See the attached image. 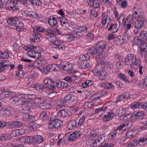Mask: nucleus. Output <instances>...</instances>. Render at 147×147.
<instances>
[{
    "label": "nucleus",
    "instance_id": "obj_1",
    "mask_svg": "<svg viewBox=\"0 0 147 147\" xmlns=\"http://www.w3.org/2000/svg\"><path fill=\"white\" fill-rule=\"evenodd\" d=\"M110 48L109 45L106 44L103 42L100 41L96 44L95 48H90L88 51L93 57L98 58L102 53L108 51Z\"/></svg>",
    "mask_w": 147,
    "mask_h": 147
},
{
    "label": "nucleus",
    "instance_id": "obj_2",
    "mask_svg": "<svg viewBox=\"0 0 147 147\" xmlns=\"http://www.w3.org/2000/svg\"><path fill=\"white\" fill-rule=\"evenodd\" d=\"M138 143L137 140L132 141L128 144V147H134L136 146ZM138 143L140 146H143L147 145V136L141 138L139 140Z\"/></svg>",
    "mask_w": 147,
    "mask_h": 147
},
{
    "label": "nucleus",
    "instance_id": "obj_3",
    "mask_svg": "<svg viewBox=\"0 0 147 147\" xmlns=\"http://www.w3.org/2000/svg\"><path fill=\"white\" fill-rule=\"evenodd\" d=\"M144 21V19L143 18L141 19L139 17L138 18V20L135 22L132 29L134 30V34H137L139 31V29L143 27Z\"/></svg>",
    "mask_w": 147,
    "mask_h": 147
},
{
    "label": "nucleus",
    "instance_id": "obj_4",
    "mask_svg": "<svg viewBox=\"0 0 147 147\" xmlns=\"http://www.w3.org/2000/svg\"><path fill=\"white\" fill-rule=\"evenodd\" d=\"M77 97L74 95L69 94L66 95L64 98V99L61 100L62 102L66 103H74L76 102Z\"/></svg>",
    "mask_w": 147,
    "mask_h": 147
},
{
    "label": "nucleus",
    "instance_id": "obj_5",
    "mask_svg": "<svg viewBox=\"0 0 147 147\" xmlns=\"http://www.w3.org/2000/svg\"><path fill=\"white\" fill-rule=\"evenodd\" d=\"M34 48V49H31L28 51V55L30 57L35 59L41 57V54L37 51V49H36L37 47L35 46V48Z\"/></svg>",
    "mask_w": 147,
    "mask_h": 147
},
{
    "label": "nucleus",
    "instance_id": "obj_6",
    "mask_svg": "<svg viewBox=\"0 0 147 147\" xmlns=\"http://www.w3.org/2000/svg\"><path fill=\"white\" fill-rule=\"evenodd\" d=\"M62 121L58 119H53L49 123V127L50 129H57L61 126Z\"/></svg>",
    "mask_w": 147,
    "mask_h": 147
},
{
    "label": "nucleus",
    "instance_id": "obj_7",
    "mask_svg": "<svg viewBox=\"0 0 147 147\" xmlns=\"http://www.w3.org/2000/svg\"><path fill=\"white\" fill-rule=\"evenodd\" d=\"M134 16V14H129L126 20L127 21V23L126 24L127 28L128 29H129L130 28L133 29L135 21Z\"/></svg>",
    "mask_w": 147,
    "mask_h": 147
},
{
    "label": "nucleus",
    "instance_id": "obj_8",
    "mask_svg": "<svg viewBox=\"0 0 147 147\" xmlns=\"http://www.w3.org/2000/svg\"><path fill=\"white\" fill-rule=\"evenodd\" d=\"M72 115L71 110L63 109L60 110L58 113V115L62 117L70 116Z\"/></svg>",
    "mask_w": 147,
    "mask_h": 147
},
{
    "label": "nucleus",
    "instance_id": "obj_9",
    "mask_svg": "<svg viewBox=\"0 0 147 147\" xmlns=\"http://www.w3.org/2000/svg\"><path fill=\"white\" fill-rule=\"evenodd\" d=\"M87 28L85 26H77L73 29V31L76 32L77 35L80 36L79 33L82 32L85 30H86Z\"/></svg>",
    "mask_w": 147,
    "mask_h": 147
},
{
    "label": "nucleus",
    "instance_id": "obj_10",
    "mask_svg": "<svg viewBox=\"0 0 147 147\" xmlns=\"http://www.w3.org/2000/svg\"><path fill=\"white\" fill-rule=\"evenodd\" d=\"M41 35L36 32H34L32 33V36L30 38L31 41L32 42H38L40 41V37Z\"/></svg>",
    "mask_w": 147,
    "mask_h": 147
},
{
    "label": "nucleus",
    "instance_id": "obj_11",
    "mask_svg": "<svg viewBox=\"0 0 147 147\" xmlns=\"http://www.w3.org/2000/svg\"><path fill=\"white\" fill-rule=\"evenodd\" d=\"M99 72V79L102 80H105L107 76V73L105 70V68L102 67L101 69H100Z\"/></svg>",
    "mask_w": 147,
    "mask_h": 147
},
{
    "label": "nucleus",
    "instance_id": "obj_12",
    "mask_svg": "<svg viewBox=\"0 0 147 147\" xmlns=\"http://www.w3.org/2000/svg\"><path fill=\"white\" fill-rule=\"evenodd\" d=\"M68 85L67 83L62 81L54 82L53 84V86H57L58 88H63L67 87Z\"/></svg>",
    "mask_w": 147,
    "mask_h": 147
},
{
    "label": "nucleus",
    "instance_id": "obj_13",
    "mask_svg": "<svg viewBox=\"0 0 147 147\" xmlns=\"http://www.w3.org/2000/svg\"><path fill=\"white\" fill-rule=\"evenodd\" d=\"M10 63L8 61H2L0 62V65H1V67H0V72H3L5 70V67L8 65H9Z\"/></svg>",
    "mask_w": 147,
    "mask_h": 147
},
{
    "label": "nucleus",
    "instance_id": "obj_14",
    "mask_svg": "<svg viewBox=\"0 0 147 147\" xmlns=\"http://www.w3.org/2000/svg\"><path fill=\"white\" fill-rule=\"evenodd\" d=\"M136 130H132L127 132L125 137L127 138H129L133 137H135L137 134Z\"/></svg>",
    "mask_w": 147,
    "mask_h": 147
},
{
    "label": "nucleus",
    "instance_id": "obj_15",
    "mask_svg": "<svg viewBox=\"0 0 147 147\" xmlns=\"http://www.w3.org/2000/svg\"><path fill=\"white\" fill-rule=\"evenodd\" d=\"M108 114L107 115H104V117L103 118V121H109L112 119L113 117L114 114L112 113V111L108 112Z\"/></svg>",
    "mask_w": 147,
    "mask_h": 147
},
{
    "label": "nucleus",
    "instance_id": "obj_16",
    "mask_svg": "<svg viewBox=\"0 0 147 147\" xmlns=\"http://www.w3.org/2000/svg\"><path fill=\"white\" fill-rule=\"evenodd\" d=\"M78 65L82 69H85L90 66L89 63L86 61H80L78 63Z\"/></svg>",
    "mask_w": 147,
    "mask_h": 147
},
{
    "label": "nucleus",
    "instance_id": "obj_17",
    "mask_svg": "<svg viewBox=\"0 0 147 147\" xmlns=\"http://www.w3.org/2000/svg\"><path fill=\"white\" fill-rule=\"evenodd\" d=\"M60 21L62 26L65 29L69 28V24L67 22V18L64 17H61L60 18Z\"/></svg>",
    "mask_w": 147,
    "mask_h": 147
},
{
    "label": "nucleus",
    "instance_id": "obj_18",
    "mask_svg": "<svg viewBox=\"0 0 147 147\" xmlns=\"http://www.w3.org/2000/svg\"><path fill=\"white\" fill-rule=\"evenodd\" d=\"M145 113L142 111H140L137 112L136 113L134 114V115H133V117L137 120H139L140 119L142 118V116H145Z\"/></svg>",
    "mask_w": 147,
    "mask_h": 147
},
{
    "label": "nucleus",
    "instance_id": "obj_19",
    "mask_svg": "<svg viewBox=\"0 0 147 147\" xmlns=\"http://www.w3.org/2000/svg\"><path fill=\"white\" fill-rule=\"evenodd\" d=\"M48 22L49 25L51 26H55L57 23V18L52 16H51Z\"/></svg>",
    "mask_w": 147,
    "mask_h": 147
},
{
    "label": "nucleus",
    "instance_id": "obj_20",
    "mask_svg": "<svg viewBox=\"0 0 147 147\" xmlns=\"http://www.w3.org/2000/svg\"><path fill=\"white\" fill-rule=\"evenodd\" d=\"M7 22L11 26H14L17 24L18 21V19L16 20L13 18L10 17L7 18L6 20Z\"/></svg>",
    "mask_w": 147,
    "mask_h": 147
},
{
    "label": "nucleus",
    "instance_id": "obj_21",
    "mask_svg": "<svg viewBox=\"0 0 147 147\" xmlns=\"http://www.w3.org/2000/svg\"><path fill=\"white\" fill-rule=\"evenodd\" d=\"M105 136L104 134L101 135L99 136L95 141V142L97 144H101L104 142L105 139Z\"/></svg>",
    "mask_w": 147,
    "mask_h": 147
},
{
    "label": "nucleus",
    "instance_id": "obj_22",
    "mask_svg": "<svg viewBox=\"0 0 147 147\" xmlns=\"http://www.w3.org/2000/svg\"><path fill=\"white\" fill-rule=\"evenodd\" d=\"M77 121L75 120L71 121L68 124V129L69 130H71L74 127H78V125L77 124Z\"/></svg>",
    "mask_w": 147,
    "mask_h": 147
},
{
    "label": "nucleus",
    "instance_id": "obj_23",
    "mask_svg": "<svg viewBox=\"0 0 147 147\" xmlns=\"http://www.w3.org/2000/svg\"><path fill=\"white\" fill-rule=\"evenodd\" d=\"M109 18L111 20L110 18L107 15H104L102 18L101 22L103 24V27L104 28H107L108 27V24H107L106 25V23L107 22V20H108Z\"/></svg>",
    "mask_w": 147,
    "mask_h": 147
},
{
    "label": "nucleus",
    "instance_id": "obj_24",
    "mask_svg": "<svg viewBox=\"0 0 147 147\" xmlns=\"http://www.w3.org/2000/svg\"><path fill=\"white\" fill-rule=\"evenodd\" d=\"M46 38L50 41L53 43L56 42V36L53 34H50L46 36Z\"/></svg>",
    "mask_w": 147,
    "mask_h": 147
},
{
    "label": "nucleus",
    "instance_id": "obj_25",
    "mask_svg": "<svg viewBox=\"0 0 147 147\" xmlns=\"http://www.w3.org/2000/svg\"><path fill=\"white\" fill-rule=\"evenodd\" d=\"M28 112H31L33 109L35 108V105L32 100H28Z\"/></svg>",
    "mask_w": 147,
    "mask_h": 147
},
{
    "label": "nucleus",
    "instance_id": "obj_26",
    "mask_svg": "<svg viewBox=\"0 0 147 147\" xmlns=\"http://www.w3.org/2000/svg\"><path fill=\"white\" fill-rule=\"evenodd\" d=\"M133 115H134V114H132V113H125V114L121 116V117H122V118L121 119H121L122 120H126L132 117H133Z\"/></svg>",
    "mask_w": 147,
    "mask_h": 147
},
{
    "label": "nucleus",
    "instance_id": "obj_27",
    "mask_svg": "<svg viewBox=\"0 0 147 147\" xmlns=\"http://www.w3.org/2000/svg\"><path fill=\"white\" fill-rule=\"evenodd\" d=\"M140 48V50L144 52L145 53L147 52V43L145 41L142 40V42Z\"/></svg>",
    "mask_w": 147,
    "mask_h": 147
},
{
    "label": "nucleus",
    "instance_id": "obj_28",
    "mask_svg": "<svg viewBox=\"0 0 147 147\" xmlns=\"http://www.w3.org/2000/svg\"><path fill=\"white\" fill-rule=\"evenodd\" d=\"M34 143L36 144H39L43 141V138L40 135L34 136Z\"/></svg>",
    "mask_w": 147,
    "mask_h": 147
},
{
    "label": "nucleus",
    "instance_id": "obj_29",
    "mask_svg": "<svg viewBox=\"0 0 147 147\" xmlns=\"http://www.w3.org/2000/svg\"><path fill=\"white\" fill-rule=\"evenodd\" d=\"M140 38L143 39V40H147V32L145 30H142L139 34Z\"/></svg>",
    "mask_w": 147,
    "mask_h": 147
},
{
    "label": "nucleus",
    "instance_id": "obj_30",
    "mask_svg": "<svg viewBox=\"0 0 147 147\" xmlns=\"http://www.w3.org/2000/svg\"><path fill=\"white\" fill-rule=\"evenodd\" d=\"M109 31L112 30V32H116L118 30V28L117 27L116 24H111L108 29Z\"/></svg>",
    "mask_w": 147,
    "mask_h": 147
},
{
    "label": "nucleus",
    "instance_id": "obj_31",
    "mask_svg": "<svg viewBox=\"0 0 147 147\" xmlns=\"http://www.w3.org/2000/svg\"><path fill=\"white\" fill-rule=\"evenodd\" d=\"M28 100L26 101H22L21 102V104L22 105V109L25 111H28Z\"/></svg>",
    "mask_w": 147,
    "mask_h": 147
},
{
    "label": "nucleus",
    "instance_id": "obj_32",
    "mask_svg": "<svg viewBox=\"0 0 147 147\" xmlns=\"http://www.w3.org/2000/svg\"><path fill=\"white\" fill-rule=\"evenodd\" d=\"M92 84V82L91 80H88L82 83V85L83 88H87L90 86Z\"/></svg>",
    "mask_w": 147,
    "mask_h": 147
},
{
    "label": "nucleus",
    "instance_id": "obj_33",
    "mask_svg": "<svg viewBox=\"0 0 147 147\" xmlns=\"http://www.w3.org/2000/svg\"><path fill=\"white\" fill-rule=\"evenodd\" d=\"M56 66L61 70L68 71V68H67V66L63 62H61L59 65L56 64Z\"/></svg>",
    "mask_w": 147,
    "mask_h": 147
},
{
    "label": "nucleus",
    "instance_id": "obj_34",
    "mask_svg": "<svg viewBox=\"0 0 147 147\" xmlns=\"http://www.w3.org/2000/svg\"><path fill=\"white\" fill-rule=\"evenodd\" d=\"M142 40L139 38L137 37H135L133 40V42L134 44L136 45H140V46L142 44Z\"/></svg>",
    "mask_w": 147,
    "mask_h": 147
},
{
    "label": "nucleus",
    "instance_id": "obj_35",
    "mask_svg": "<svg viewBox=\"0 0 147 147\" xmlns=\"http://www.w3.org/2000/svg\"><path fill=\"white\" fill-rule=\"evenodd\" d=\"M24 75V72L22 70H18L16 71V76L19 78V79L23 78Z\"/></svg>",
    "mask_w": 147,
    "mask_h": 147
},
{
    "label": "nucleus",
    "instance_id": "obj_36",
    "mask_svg": "<svg viewBox=\"0 0 147 147\" xmlns=\"http://www.w3.org/2000/svg\"><path fill=\"white\" fill-rule=\"evenodd\" d=\"M38 64H40L41 65H45L47 63V60L45 59L42 58L38 57L37 58Z\"/></svg>",
    "mask_w": 147,
    "mask_h": 147
},
{
    "label": "nucleus",
    "instance_id": "obj_37",
    "mask_svg": "<svg viewBox=\"0 0 147 147\" xmlns=\"http://www.w3.org/2000/svg\"><path fill=\"white\" fill-rule=\"evenodd\" d=\"M9 56V53L7 52H3L2 51H0V57L2 58L5 59Z\"/></svg>",
    "mask_w": 147,
    "mask_h": 147
},
{
    "label": "nucleus",
    "instance_id": "obj_38",
    "mask_svg": "<svg viewBox=\"0 0 147 147\" xmlns=\"http://www.w3.org/2000/svg\"><path fill=\"white\" fill-rule=\"evenodd\" d=\"M118 77L120 79L123 80L125 82H129V81L127 78V77L122 73H120L118 75Z\"/></svg>",
    "mask_w": 147,
    "mask_h": 147
},
{
    "label": "nucleus",
    "instance_id": "obj_39",
    "mask_svg": "<svg viewBox=\"0 0 147 147\" xmlns=\"http://www.w3.org/2000/svg\"><path fill=\"white\" fill-rule=\"evenodd\" d=\"M94 103L92 102H86L83 105V106L86 108L87 107L90 108L93 107Z\"/></svg>",
    "mask_w": 147,
    "mask_h": 147
},
{
    "label": "nucleus",
    "instance_id": "obj_40",
    "mask_svg": "<svg viewBox=\"0 0 147 147\" xmlns=\"http://www.w3.org/2000/svg\"><path fill=\"white\" fill-rule=\"evenodd\" d=\"M125 94H123L119 96L117 99L116 102H118L121 101H123L124 98H127V97H126Z\"/></svg>",
    "mask_w": 147,
    "mask_h": 147
},
{
    "label": "nucleus",
    "instance_id": "obj_41",
    "mask_svg": "<svg viewBox=\"0 0 147 147\" xmlns=\"http://www.w3.org/2000/svg\"><path fill=\"white\" fill-rule=\"evenodd\" d=\"M128 55L131 60V65H133L134 61H136V57L135 55L133 54H128Z\"/></svg>",
    "mask_w": 147,
    "mask_h": 147
},
{
    "label": "nucleus",
    "instance_id": "obj_42",
    "mask_svg": "<svg viewBox=\"0 0 147 147\" xmlns=\"http://www.w3.org/2000/svg\"><path fill=\"white\" fill-rule=\"evenodd\" d=\"M44 101L42 100V101H38V102L40 104L38 106V107L41 109H47V107L45 105H44Z\"/></svg>",
    "mask_w": 147,
    "mask_h": 147
},
{
    "label": "nucleus",
    "instance_id": "obj_43",
    "mask_svg": "<svg viewBox=\"0 0 147 147\" xmlns=\"http://www.w3.org/2000/svg\"><path fill=\"white\" fill-rule=\"evenodd\" d=\"M18 22L19 23V25H18L16 26V30H17L18 31L21 32L22 30V24H21L20 22L19 21H18Z\"/></svg>",
    "mask_w": 147,
    "mask_h": 147
},
{
    "label": "nucleus",
    "instance_id": "obj_44",
    "mask_svg": "<svg viewBox=\"0 0 147 147\" xmlns=\"http://www.w3.org/2000/svg\"><path fill=\"white\" fill-rule=\"evenodd\" d=\"M115 85L117 88H122L124 86L123 84L120 81H117L115 82Z\"/></svg>",
    "mask_w": 147,
    "mask_h": 147
},
{
    "label": "nucleus",
    "instance_id": "obj_45",
    "mask_svg": "<svg viewBox=\"0 0 147 147\" xmlns=\"http://www.w3.org/2000/svg\"><path fill=\"white\" fill-rule=\"evenodd\" d=\"M25 116L27 120L30 122L33 121L35 118V117L34 116L30 115L27 114L25 115Z\"/></svg>",
    "mask_w": 147,
    "mask_h": 147
},
{
    "label": "nucleus",
    "instance_id": "obj_46",
    "mask_svg": "<svg viewBox=\"0 0 147 147\" xmlns=\"http://www.w3.org/2000/svg\"><path fill=\"white\" fill-rule=\"evenodd\" d=\"M18 96L19 99L21 100H23V101H24V100L28 99V98L26 94H19Z\"/></svg>",
    "mask_w": 147,
    "mask_h": 147
},
{
    "label": "nucleus",
    "instance_id": "obj_47",
    "mask_svg": "<svg viewBox=\"0 0 147 147\" xmlns=\"http://www.w3.org/2000/svg\"><path fill=\"white\" fill-rule=\"evenodd\" d=\"M124 62L125 63V64L127 65H131V60L130 59V58L129 57L128 54L127 55V57L125 59Z\"/></svg>",
    "mask_w": 147,
    "mask_h": 147
},
{
    "label": "nucleus",
    "instance_id": "obj_48",
    "mask_svg": "<svg viewBox=\"0 0 147 147\" xmlns=\"http://www.w3.org/2000/svg\"><path fill=\"white\" fill-rule=\"evenodd\" d=\"M13 127H20L21 126L22 123L21 122L18 121H12Z\"/></svg>",
    "mask_w": 147,
    "mask_h": 147
},
{
    "label": "nucleus",
    "instance_id": "obj_49",
    "mask_svg": "<svg viewBox=\"0 0 147 147\" xmlns=\"http://www.w3.org/2000/svg\"><path fill=\"white\" fill-rule=\"evenodd\" d=\"M35 48V46L33 45H31L30 46L27 45L26 46H25L24 47V49L26 51H29L31 49H34V48Z\"/></svg>",
    "mask_w": 147,
    "mask_h": 147
},
{
    "label": "nucleus",
    "instance_id": "obj_50",
    "mask_svg": "<svg viewBox=\"0 0 147 147\" xmlns=\"http://www.w3.org/2000/svg\"><path fill=\"white\" fill-rule=\"evenodd\" d=\"M4 93L5 99H6L7 100V99H9L12 96V93L10 92H7Z\"/></svg>",
    "mask_w": 147,
    "mask_h": 147
},
{
    "label": "nucleus",
    "instance_id": "obj_51",
    "mask_svg": "<svg viewBox=\"0 0 147 147\" xmlns=\"http://www.w3.org/2000/svg\"><path fill=\"white\" fill-rule=\"evenodd\" d=\"M107 108V107H104L101 108H99L95 110V112L96 113H98L100 111H102L106 109Z\"/></svg>",
    "mask_w": 147,
    "mask_h": 147
},
{
    "label": "nucleus",
    "instance_id": "obj_52",
    "mask_svg": "<svg viewBox=\"0 0 147 147\" xmlns=\"http://www.w3.org/2000/svg\"><path fill=\"white\" fill-rule=\"evenodd\" d=\"M140 105H141V103L139 102H137L134 104L132 105L131 107L132 109H134L139 107Z\"/></svg>",
    "mask_w": 147,
    "mask_h": 147
},
{
    "label": "nucleus",
    "instance_id": "obj_53",
    "mask_svg": "<svg viewBox=\"0 0 147 147\" xmlns=\"http://www.w3.org/2000/svg\"><path fill=\"white\" fill-rule=\"evenodd\" d=\"M5 126L7 128H14L12 121L5 123Z\"/></svg>",
    "mask_w": 147,
    "mask_h": 147
},
{
    "label": "nucleus",
    "instance_id": "obj_54",
    "mask_svg": "<svg viewBox=\"0 0 147 147\" xmlns=\"http://www.w3.org/2000/svg\"><path fill=\"white\" fill-rule=\"evenodd\" d=\"M141 62V60L139 58L137 59L136 58V61H134L133 65H134L136 66L140 65Z\"/></svg>",
    "mask_w": 147,
    "mask_h": 147
},
{
    "label": "nucleus",
    "instance_id": "obj_55",
    "mask_svg": "<svg viewBox=\"0 0 147 147\" xmlns=\"http://www.w3.org/2000/svg\"><path fill=\"white\" fill-rule=\"evenodd\" d=\"M128 39L129 36L127 34H123L121 38L120 39H121L122 41H126L128 40Z\"/></svg>",
    "mask_w": 147,
    "mask_h": 147
},
{
    "label": "nucleus",
    "instance_id": "obj_56",
    "mask_svg": "<svg viewBox=\"0 0 147 147\" xmlns=\"http://www.w3.org/2000/svg\"><path fill=\"white\" fill-rule=\"evenodd\" d=\"M142 85L143 88H147V78H144L142 80Z\"/></svg>",
    "mask_w": 147,
    "mask_h": 147
},
{
    "label": "nucleus",
    "instance_id": "obj_57",
    "mask_svg": "<svg viewBox=\"0 0 147 147\" xmlns=\"http://www.w3.org/2000/svg\"><path fill=\"white\" fill-rule=\"evenodd\" d=\"M85 119V117H83L81 118L79 120V122H77L78 123V126H79V125H82L84 122Z\"/></svg>",
    "mask_w": 147,
    "mask_h": 147
},
{
    "label": "nucleus",
    "instance_id": "obj_58",
    "mask_svg": "<svg viewBox=\"0 0 147 147\" xmlns=\"http://www.w3.org/2000/svg\"><path fill=\"white\" fill-rule=\"evenodd\" d=\"M98 135V132L93 130L90 133V136L93 137H94Z\"/></svg>",
    "mask_w": 147,
    "mask_h": 147
},
{
    "label": "nucleus",
    "instance_id": "obj_59",
    "mask_svg": "<svg viewBox=\"0 0 147 147\" xmlns=\"http://www.w3.org/2000/svg\"><path fill=\"white\" fill-rule=\"evenodd\" d=\"M14 102L15 103H16L18 102H19L21 103L22 101H23V100H21L20 99H19L18 96H14Z\"/></svg>",
    "mask_w": 147,
    "mask_h": 147
},
{
    "label": "nucleus",
    "instance_id": "obj_60",
    "mask_svg": "<svg viewBox=\"0 0 147 147\" xmlns=\"http://www.w3.org/2000/svg\"><path fill=\"white\" fill-rule=\"evenodd\" d=\"M124 19V17L123 16H121L118 19V21L120 25V24L122 23Z\"/></svg>",
    "mask_w": 147,
    "mask_h": 147
},
{
    "label": "nucleus",
    "instance_id": "obj_61",
    "mask_svg": "<svg viewBox=\"0 0 147 147\" xmlns=\"http://www.w3.org/2000/svg\"><path fill=\"white\" fill-rule=\"evenodd\" d=\"M99 147H114L113 144L112 143H107L104 146H101Z\"/></svg>",
    "mask_w": 147,
    "mask_h": 147
},
{
    "label": "nucleus",
    "instance_id": "obj_62",
    "mask_svg": "<svg viewBox=\"0 0 147 147\" xmlns=\"http://www.w3.org/2000/svg\"><path fill=\"white\" fill-rule=\"evenodd\" d=\"M64 79L65 81L69 83H71L73 81L72 79L69 76L65 77Z\"/></svg>",
    "mask_w": 147,
    "mask_h": 147
},
{
    "label": "nucleus",
    "instance_id": "obj_63",
    "mask_svg": "<svg viewBox=\"0 0 147 147\" xmlns=\"http://www.w3.org/2000/svg\"><path fill=\"white\" fill-rule=\"evenodd\" d=\"M9 137L6 135H3L0 137V139L2 140H5L9 139Z\"/></svg>",
    "mask_w": 147,
    "mask_h": 147
},
{
    "label": "nucleus",
    "instance_id": "obj_64",
    "mask_svg": "<svg viewBox=\"0 0 147 147\" xmlns=\"http://www.w3.org/2000/svg\"><path fill=\"white\" fill-rule=\"evenodd\" d=\"M65 49V46L62 44L57 45V49L60 50V49L61 50H63Z\"/></svg>",
    "mask_w": 147,
    "mask_h": 147
}]
</instances>
